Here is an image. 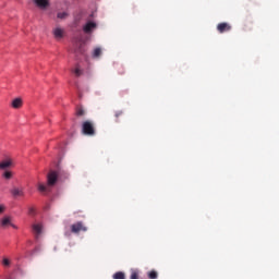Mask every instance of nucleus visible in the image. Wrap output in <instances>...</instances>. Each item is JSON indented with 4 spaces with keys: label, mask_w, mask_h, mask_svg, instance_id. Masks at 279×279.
Here are the masks:
<instances>
[{
    "label": "nucleus",
    "mask_w": 279,
    "mask_h": 279,
    "mask_svg": "<svg viewBox=\"0 0 279 279\" xmlns=\"http://www.w3.org/2000/svg\"><path fill=\"white\" fill-rule=\"evenodd\" d=\"M5 210V207L3 205H0V215Z\"/></svg>",
    "instance_id": "bb28decb"
},
{
    "label": "nucleus",
    "mask_w": 279,
    "mask_h": 279,
    "mask_svg": "<svg viewBox=\"0 0 279 279\" xmlns=\"http://www.w3.org/2000/svg\"><path fill=\"white\" fill-rule=\"evenodd\" d=\"M95 27H97V24L95 22H87L83 27V32H85V34H90V32H93Z\"/></svg>",
    "instance_id": "6e6552de"
},
{
    "label": "nucleus",
    "mask_w": 279,
    "mask_h": 279,
    "mask_svg": "<svg viewBox=\"0 0 279 279\" xmlns=\"http://www.w3.org/2000/svg\"><path fill=\"white\" fill-rule=\"evenodd\" d=\"M82 70L77 66L75 70H74V75H76V77H80L82 75Z\"/></svg>",
    "instance_id": "5701e85b"
},
{
    "label": "nucleus",
    "mask_w": 279,
    "mask_h": 279,
    "mask_svg": "<svg viewBox=\"0 0 279 279\" xmlns=\"http://www.w3.org/2000/svg\"><path fill=\"white\" fill-rule=\"evenodd\" d=\"M56 182H58V173L51 170L47 175V184L48 186H54Z\"/></svg>",
    "instance_id": "39448f33"
},
{
    "label": "nucleus",
    "mask_w": 279,
    "mask_h": 279,
    "mask_svg": "<svg viewBox=\"0 0 279 279\" xmlns=\"http://www.w3.org/2000/svg\"><path fill=\"white\" fill-rule=\"evenodd\" d=\"M38 191H39V193H47V192H49L50 190H49V187H47V185H45V184H43V183H39V184H38Z\"/></svg>",
    "instance_id": "2eb2a0df"
},
{
    "label": "nucleus",
    "mask_w": 279,
    "mask_h": 279,
    "mask_svg": "<svg viewBox=\"0 0 279 279\" xmlns=\"http://www.w3.org/2000/svg\"><path fill=\"white\" fill-rule=\"evenodd\" d=\"M3 265H4L5 267L10 266V259L4 258V259H3Z\"/></svg>",
    "instance_id": "a878e982"
},
{
    "label": "nucleus",
    "mask_w": 279,
    "mask_h": 279,
    "mask_svg": "<svg viewBox=\"0 0 279 279\" xmlns=\"http://www.w3.org/2000/svg\"><path fill=\"white\" fill-rule=\"evenodd\" d=\"M28 215H36V209L34 207H29Z\"/></svg>",
    "instance_id": "b1692460"
},
{
    "label": "nucleus",
    "mask_w": 279,
    "mask_h": 279,
    "mask_svg": "<svg viewBox=\"0 0 279 279\" xmlns=\"http://www.w3.org/2000/svg\"><path fill=\"white\" fill-rule=\"evenodd\" d=\"M33 232L35 233L36 239L43 234V225L40 223H35L33 225Z\"/></svg>",
    "instance_id": "9b49d317"
},
{
    "label": "nucleus",
    "mask_w": 279,
    "mask_h": 279,
    "mask_svg": "<svg viewBox=\"0 0 279 279\" xmlns=\"http://www.w3.org/2000/svg\"><path fill=\"white\" fill-rule=\"evenodd\" d=\"M82 132L85 136H95V123L92 121L83 122Z\"/></svg>",
    "instance_id": "f257e3e1"
},
{
    "label": "nucleus",
    "mask_w": 279,
    "mask_h": 279,
    "mask_svg": "<svg viewBox=\"0 0 279 279\" xmlns=\"http://www.w3.org/2000/svg\"><path fill=\"white\" fill-rule=\"evenodd\" d=\"M11 106H12V108H15V109L22 108L23 99H21V98L13 99Z\"/></svg>",
    "instance_id": "ddd939ff"
},
{
    "label": "nucleus",
    "mask_w": 279,
    "mask_h": 279,
    "mask_svg": "<svg viewBox=\"0 0 279 279\" xmlns=\"http://www.w3.org/2000/svg\"><path fill=\"white\" fill-rule=\"evenodd\" d=\"M14 174L12 173V171L10 170H5L3 173H2V178H4V180H12V177Z\"/></svg>",
    "instance_id": "4468645a"
},
{
    "label": "nucleus",
    "mask_w": 279,
    "mask_h": 279,
    "mask_svg": "<svg viewBox=\"0 0 279 279\" xmlns=\"http://www.w3.org/2000/svg\"><path fill=\"white\" fill-rule=\"evenodd\" d=\"M0 226H1V228H8L11 226V228H14L15 230L17 228L14 223H12V219L8 216H5L4 218H2L0 220Z\"/></svg>",
    "instance_id": "423d86ee"
},
{
    "label": "nucleus",
    "mask_w": 279,
    "mask_h": 279,
    "mask_svg": "<svg viewBox=\"0 0 279 279\" xmlns=\"http://www.w3.org/2000/svg\"><path fill=\"white\" fill-rule=\"evenodd\" d=\"M113 279H125V272L118 271V272L113 274Z\"/></svg>",
    "instance_id": "dca6fc26"
},
{
    "label": "nucleus",
    "mask_w": 279,
    "mask_h": 279,
    "mask_svg": "<svg viewBox=\"0 0 279 279\" xmlns=\"http://www.w3.org/2000/svg\"><path fill=\"white\" fill-rule=\"evenodd\" d=\"M130 278L131 279H138V270L137 269H132Z\"/></svg>",
    "instance_id": "6ab92c4d"
},
{
    "label": "nucleus",
    "mask_w": 279,
    "mask_h": 279,
    "mask_svg": "<svg viewBox=\"0 0 279 279\" xmlns=\"http://www.w3.org/2000/svg\"><path fill=\"white\" fill-rule=\"evenodd\" d=\"M123 116V111H116L114 117L116 119H119V117Z\"/></svg>",
    "instance_id": "393cba45"
},
{
    "label": "nucleus",
    "mask_w": 279,
    "mask_h": 279,
    "mask_svg": "<svg viewBox=\"0 0 279 279\" xmlns=\"http://www.w3.org/2000/svg\"><path fill=\"white\" fill-rule=\"evenodd\" d=\"M52 34L57 40H61V38H64V29L57 27L52 31Z\"/></svg>",
    "instance_id": "1a4fd4ad"
},
{
    "label": "nucleus",
    "mask_w": 279,
    "mask_h": 279,
    "mask_svg": "<svg viewBox=\"0 0 279 279\" xmlns=\"http://www.w3.org/2000/svg\"><path fill=\"white\" fill-rule=\"evenodd\" d=\"M148 278L149 279H157L158 278V272L156 270H150L148 272Z\"/></svg>",
    "instance_id": "a211bd4d"
},
{
    "label": "nucleus",
    "mask_w": 279,
    "mask_h": 279,
    "mask_svg": "<svg viewBox=\"0 0 279 279\" xmlns=\"http://www.w3.org/2000/svg\"><path fill=\"white\" fill-rule=\"evenodd\" d=\"M11 195H13L14 197H25V192L23 191V189H19V187H13L10 191Z\"/></svg>",
    "instance_id": "9d476101"
},
{
    "label": "nucleus",
    "mask_w": 279,
    "mask_h": 279,
    "mask_svg": "<svg viewBox=\"0 0 279 279\" xmlns=\"http://www.w3.org/2000/svg\"><path fill=\"white\" fill-rule=\"evenodd\" d=\"M86 114V111L82 107L76 108V117H84Z\"/></svg>",
    "instance_id": "f3484780"
},
{
    "label": "nucleus",
    "mask_w": 279,
    "mask_h": 279,
    "mask_svg": "<svg viewBox=\"0 0 279 279\" xmlns=\"http://www.w3.org/2000/svg\"><path fill=\"white\" fill-rule=\"evenodd\" d=\"M34 3L37 8H40L41 10H45L49 5V0H34Z\"/></svg>",
    "instance_id": "f8f14e48"
},
{
    "label": "nucleus",
    "mask_w": 279,
    "mask_h": 279,
    "mask_svg": "<svg viewBox=\"0 0 279 279\" xmlns=\"http://www.w3.org/2000/svg\"><path fill=\"white\" fill-rule=\"evenodd\" d=\"M117 71L119 75H125V68L123 65H118Z\"/></svg>",
    "instance_id": "aec40b11"
},
{
    "label": "nucleus",
    "mask_w": 279,
    "mask_h": 279,
    "mask_svg": "<svg viewBox=\"0 0 279 279\" xmlns=\"http://www.w3.org/2000/svg\"><path fill=\"white\" fill-rule=\"evenodd\" d=\"M230 29H232V26L229 23L222 22L217 25L219 34H225V32H230Z\"/></svg>",
    "instance_id": "0eeeda50"
},
{
    "label": "nucleus",
    "mask_w": 279,
    "mask_h": 279,
    "mask_svg": "<svg viewBox=\"0 0 279 279\" xmlns=\"http://www.w3.org/2000/svg\"><path fill=\"white\" fill-rule=\"evenodd\" d=\"M58 19H66V16H69V13L66 12H60L57 14Z\"/></svg>",
    "instance_id": "4be33fe9"
},
{
    "label": "nucleus",
    "mask_w": 279,
    "mask_h": 279,
    "mask_svg": "<svg viewBox=\"0 0 279 279\" xmlns=\"http://www.w3.org/2000/svg\"><path fill=\"white\" fill-rule=\"evenodd\" d=\"M87 231H88V227L85 226L84 222L82 221H78L71 226V232L73 234H80V232H87Z\"/></svg>",
    "instance_id": "f03ea898"
},
{
    "label": "nucleus",
    "mask_w": 279,
    "mask_h": 279,
    "mask_svg": "<svg viewBox=\"0 0 279 279\" xmlns=\"http://www.w3.org/2000/svg\"><path fill=\"white\" fill-rule=\"evenodd\" d=\"M10 167H14V159H12V157H5L0 161V171H5V169H10Z\"/></svg>",
    "instance_id": "20e7f679"
},
{
    "label": "nucleus",
    "mask_w": 279,
    "mask_h": 279,
    "mask_svg": "<svg viewBox=\"0 0 279 279\" xmlns=\"http://www.w3.org/2000/svg\"><path fill=\"white\" fill-rule=\"evenodd\" d=\"M86 49L84 48V40L82 38H77L74 41V53L84 54Z\"/></svg>",
    "instance_id": "7ed1b4c3"
},
{
    "label": "nucleus",
    "mask_w": 279,
    "mask_h": 279,
    "mask_svg": "<svg viewBox=\"0 0 279 279\" xmlns=\"http://www.w3.org/2000/svg\"><path fill=\"white\" fill-rule=\"evenodd\" d=\"M93 56L94 58H99V56H101V48L94 49Z\"/></svg>",
    "instance_id": "412c9836"
}]
</instances>
